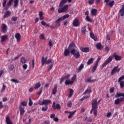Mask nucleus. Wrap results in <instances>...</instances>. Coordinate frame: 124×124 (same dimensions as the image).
Masks as SVG:
<instances>
[{"mask_svg":"<svg viewBox=\"0 0 124 124\" xmlns=\"http://www.w3.org/2000/svg\"><path fill=\"white\" fill-rule=\"evenodd\" d=\"M14 7L16 8L18 7V4L19 3V0H14Z\"/></svg>","mask_w":124,"mask_h":124,"instance_id":"obj_28","label":"nucleus"},{"mask_svg":"<svg viewBox=\"0 0 124 124\" xmlns=\"http://www.w3.org/2000/svg\"><path fill=\"white\" fill-rule=\"evenodd\" d=\"M94 2V0H89V3L91 5L93 4V3Z\"/></svg>","mask_w":124,"mask_h":124,"instance_id":"obj_62","label":"nucleus"},{"mask_svg":"<svg viewBox=\"0 0 124 124\" xmlns=\"http://www.w3.org/2000/svg\"><path fill=\"white\" fill-rule=\"evenodd\" d=\"M71 54L73 55V57L75 58V59H79L80 58V52L78 51V50H76L74 48H72L71 49Z\"/></svg>","mask_w":124,"mask_h":124,"instance_id":"obj_3","label":"nucleus"},{"mask_svg":"<svg viewBox=\"0 0 124 124\" xmlns=\"http://www.w3.org/2000/svg\"><path fill=\"white\" fill-rule=\"evenodd\" d=\"M72 25L74 27H78L79 25V19L78 18H75L73 21Z\"/></svg>","mask_w":124,"mask_h":124,"instance_id":"obj_9","label":"nucleus"},{"mask_svg":"<svg viewBox=\"0 0 124 124\" xmlns=\"http://www.w3.org/2000/svg\"><path fill=\"white\" fill-rule=\"evenodd\" d=\"M40 86H41L40 82H38V83L35 84L34 89H38V88H40Z\"/></svg>","mask_w":124,"mask_h":124,"instance_id":"obj_33","label":"nucleus"},{"mask_svg":"<svg viewBox=\"0 0 124 124\" xmlns=\"http://www.w3.org/2000/svg\"><path fill=\"white\" fill-rule=\"evenodd\" d=\"M46 62H47V57L44 58V57H43L42 59V64L44 65L45 63L46 64Z\"/></svg>","mask_w":124,"mask_h":124,"instance_id":"obj_27","label":"nucleus"},{"mask_svg":"<svg viewBox=\"0 0 124 124\" xmlns=\"http://www.w3.org/2000/svg\"><path fill=\"white\" fill-rule=\"evenodd\" d=\"M39 17L40 20H42L43 19H44V17H43V12H39Z\"/></svg>","mask_w":124,"mask_h":124,"instance_id":"obj_32","label":"nucleus"},{"mask_svg":"<svg viewBox=\"0 0 124 124\" xmlns=\"http://www.w3.org/2000/svg\"><path fill=\"white\" fill-rule=\"evenodd\" d=\"M80 50L81 52H83L84 53H88L90 51V48L89 47H80Z\"/></svg>","mask_w":124,"mask_h":124,"instance_id":"obj_11","label":"nucleus"},{"mask_svg":"<svg viewBox=\"0 0 124 124\" xmlns=\"http://www.w3.org/2000/svg\"><path fill=\"white\" fill-rule=\"evenodd\" d=\"M21 63H26V62H27V60H26V59L24 57H22L21 58Z\"/></svg>","mask_w":124,"mask_h":124,"instance_id":"obj_41","label":"nucleus"},{"mask_svg":"<svg viewBox=\"0 0 124 124\" xmlns=\"http://www.w3.org/2000/svg\"><path fill=\"white\" fill-rule=\"evenodd\" d=\"M105 50L106 52H109V51H110V48H109V47H108V46H106L105 48Z\"/></svg>","mask_w":124,"mask_h":124,"instance_id":"obj_60","label":"nucleus"},{"mask_svg":"<svg viewBox=\"0 0 124 124\" xmlns=\"http://www.w3.org/2000/svg\"><path fill=\"white\" fill-rule=\"evenodd\" d=\"M119 13L122 17H123L124 15V4L122 5V8L121 10L119 11Z\"/></svg>","mask_w":124,"mask_h":124,"instance_id":"obj_20","label":"nucleus"},{"mask_svg":"<svg viewBox=\"0 0 124 124\" xmlns=\"http://www.w3.org/2000/svg\"><path fill=\"white\" fill-rule=\"evenodd\" d=\"M9 70H13V69H14V65H13V64L10 65L9 67Z\"/></svg>","mask_w":124,"mask_h":124,"instance_id":"obj_52","label":"nucleus"},{"mask_svg":"<svg viewBox=\"0 0 124 124\" xmlns=\"http://www.w3.org/2000/svg\"><path fill=\"white\" fill-rule=\"evenodd\" d=\"M110 0H104V2L106 3V5H109L111 7H112L114 5V1H110L109 2Z\"/></svg>","mask_w":124,"mask_h":124,"instance_id":"obj_10","label":"nucleus"},{"mask_svg":"<svg viewBox=\"0 0 124 124\" xmlns=\"http://www.w3.org/2000/svg\"><path fill=\"white\" fill-rule=\"evenodd\" d=\"M97 49L98 50H101L103 49V46L101 45V44L98 43L96 45Z\"/></svg>","mask_w":124,"mask_h":124,"instance_id":"obj_25","label":"nucleus"},{"mask_svg":"<svg viewBox=\"0 0 124 124\" xmlns=\"http://www.w3.org/2000/svg\"><path fill=\"white\" fill-rule=\"evenodd\" d=\"M97 12V11L96 10V9H92V10L91 11V14L93 16H95V15H96V13Z\"/></svg>","mask_w":124,"mask_h":124,"instance_id":"obj_31","label":"nucleus"},{"mask_svg":"<svg viewBox=\"0 0 124 124\" xmlns=\"http://www.w3.org/2000/svg\"><path fill=\"white\" fill-rule=\"evenodd\" d=\"M97 66H98V64L95 63V64L94 65V66L93 68V72H94L96 70V68H97Z\"/></svg>","mask_w":124,"mask_h":124,"instance_id":"obj_39","label":"nucleus"},{"mask_svg":"<svg viewBox=\"0 0 124 124\" xmlns=\"http://www.w3.org/2000/svg\"><path fill=\"white\" fill-rule=\"evenodd\" d=\"M70 54V51H69V49H65L64 51V56H65V57H67V56H69Z\"/></svg>","mask_w":124,"mask_h":124,"instance_id":"obj_21","label":"nucleus"},{"mask_svg":"<svg viewBox=\"0 0 124 124\" xmlns=\"http://www.w3.org/2000/svg\"><path fill=\"white\" fill-rule=\"evenodd\" d=\"M113 60V56H110L106 60L104 63L102 65V67H105L108 63H110Z\"/></svg>","mask_w":124,"mask_h":124,"instance_id":"obj_4","label":"nucleus"},{"mask_svg":"<svg viewBox=\"0 0 124 124\" xmlns=\"http://www.w3.org/2000/svg\"><path fill=\"white\" fill-rule=\"evenodd\" d=\"M81 31L82 33H83V34H85V33H86V26H84L82 27Z\"/></svg>","mask_w":124,"mask_h":124,"instance_id":"obj_38","label":"nucleus"},{"mask_svg":"<svg viewBox=\"0 0 124 124\" xmlns=\"http://www.w3.org/2000/svg\"><path fill=\"white\" fill-rule=\"evenodd\" d=\"M29 106H31L32 105V101L31 99V98H29Z\"/></svg>","mask_w":124,"mask_h":124,"instance_id":"obj_59","label":"nucleus"},{"mask_svg":"<svg viewBox=\"0 0 124 124\" xmlns=\"http://www.w3.org/2000/svg\"><path fill=\"white\" fill-rule=\"evenodd\" d=\"M8 37L6 35L1 36V42H4V41H6Z\"/></svg>","mask_w":124,"mask_h":124,"instance_id":"obj_18","label":"nucleus"},{"mask_svg":"<svg viewBox=\"0 0 124 124\" xmlns=\"http://www.w3.org/2000/svg\"><path fill=\"white\" fill-rule=\"evenodd\" d=\"M114 91H115V88H111L109 90V92H110V93H113V92Z\"/></svg>","mask_w":124,"mask_h":124,"instance_id":"obj_63","label":"nucleus"},{"mask_svg":"<svg viewBox=\"0 0 124 124\" xmlns=\"http://www.w3.org/2000/svg\"><path fill=\"white\" fill-rule=\"evenodd\" d=\"M2 31L3 33H5L7 31V25L6 24H3L2 25Z\"/></svg>","mask_w":124,"mask_h":124,"instance_id":"obj_15","label":"nucleus"},{"mask_svg":"<svg viewBox=\"0 0 124 124\" xmlns=\"http://www.w3.org/2000/svg\"><path fill=\"white\" fill-rule=\"evenodd\" d=\"M67 2V1H66V0H62L61 1V3L59 5V6L62 7V5H63V4L66 3Z\"/></svg>","mask_w":124,"mask_h":124,"instance_id":"obj_34","label":"nucleus"},{"mask_svg":"<svg viewBox=\"0 0 124 124\" xmlns=\"http://www.w3.org/2000/svg\"><path fill=\"white\" fill-rule=\"evenodd\" d=\"M52 107L54 109H61V105H60V104H57L56 105V102H55L53 103Z\"/></svg>","mask_w":124,"mask_h":124,"instance_id":"obj_12","label":"nucleus"},{"mask_svg":"<svg viewBox=\"0 0 124 124\" xmlns=\"http://www.w3.org/2000/svg\"><path fill=\"white\" fill-rule=\"evenodd\" d=\"M49 103H51V101L50 100H44L42 101H39V104L40 105H46L47 106Z\"/></svg>","mask_w":124,"mask_h":124,"instance_id":"obj_6","label":"nucleus"},{"mask_svg":"<svg viewBox=\"0 0 124 124\" xmlns=\"http://www.w3.org/2000/svg\"><path fill=\"white\" fill-rule=\"evenodd\" d=\"M67 9H68V5H65L63 7L58 9V12L59 13H63L64 12H66Z\"/></svg>","mask_w":124,"mask_h":124,"instance_id":"obj_5","label":"nucleus"},{"mask_svg":"<svg viewBox=\"0 0 124 124\" xmlns=\"http://www.w3.org/2000/svg\"><path fill=\"white\" fill-rule=\"evenodd\" d=\"M5 88H6L5 85L4 84H3L2 88L1 90V93H3V92H4V91L5 90Z\"/></svg>","mask_w":124,"mask_h":124,"instance_id":"obj_55","label":"nucleus"},{"mask_svg":"<svg viewBox=\"0 0 124 124\" xmlns=\"http://www.w3.org/2000/svg\"><path fill=\"white\" fill-rule=\"evenodd\" d=\"M39 91L40 92H37V94H38V95H40V94H41V93H42V88H40L39 89Z\"/></svg>","mask_w":124,"mask_h":124,"instance_id":"obj_53","label":"nucleus"},{"mask_svg":"<svg viewBox=\"0 0 124 124\" xmlns=\"http://www.w3.org/2000/svg\"><path fill=\"white\" fill-rule=\"evenodd\" d=\"M121 96H123L121 97ZM115 98H117L114 101V104L118 105L121 104V102L124 101V93H117L115 95ZM118 97H121L118 98Z\"/></svg>","mask_w":124,"mask_h":124,"instance_id":"obj_1","label":"nucleus"},{"mask_svg":"<svg viewBox=\"0 0 124 124\" xmlns=\"http://www.w3.org/2000/svg\"><path fill=\"white\" fill-rule=\"evenodd\" d=\"M11 82H13L14 83H19V81L16 79H11Z\"/></svg>","mask_w":124,"mask_h":124,"instance_id":"obj_51","label":"nucleus"},{"mask_svg":"<svg viewBox=\"0 0 124 124\" xmlns=\"http://www.w3.org/2000/svg\"><path fill=\"white\" fill-rule=\"evenodd\" d=\"M12 2H13V0H9L6 6V9H8V8H9V7H10L12 5Z\"/></svg>","mask_w":124,"mask_h":124,"instance_id":"obj_17","label":"nucleus"},{"mask_svg":"<svg viewBox=\"0 0 124 124\" xmlns=\"http://www.w3.org/2000/svg\"><path fill=\"white\" fill-rule=\"evenodd\" d=\"M21 105L22 106H27V102L26 101H23L21 103Z\"/></svg>","mask_w":124,"mask_h":124,"instance_id":"obj_64","label":"nucleus"},{"mask_svg":"<svg viewBox=\"0 0 124 124\" xmlns=\"http://www.w3.org/2000/svg\"><path fill=\"white\" fill-rule=\"evenodd\" d=\"M77 77V75L75 74L74 75V76H73V77L72 78V81L74 83V82H75L76 80V78Z\"/></svg>","mask_w":124,"mask_h":124,"instance_id":"obj_40","label":"nucleus"},{"mask_svg":"<svg viewBox=\"0 0 124 124\" xmlns=\"http://www.w3.org/2000/svg\"><path fill=\"white\" fill-rule=\"evenodd\" d=\"M75 46V44L74 43H72L69 46L68 49L69 50H71V48Z\"/></svg>","mask_w":124,"mask_h":124,"instance_id":"obj_36","label":"nucleus"},{"mask_svg":"<svg viewBox=\"0 0 124 124\" xmlns=\"http://www.w3.org/2000/svg\"><path fill=\"white\" fill-rule=\"evenodd\" d=\"M123 80H124V75L122 76L118 79V82H122Z\"/></svg>","mask_w":124,"mask_h":124,"instance_id":"obj_45","label":"nucleus"},{"mask_svg":"<svg viewBox=\"0 0 124 124\" xmlns=\"http://www.w3.org/2000/svg\"><path fill=\"white\" fill-rule=\"evenodd\" d=\"M15 37L16 39L17 42H20V40H21V34L19 33H16L15 35Z\"/></svg>","mask_w":124,"mask_h":124,"instance_id":"obj_16","label":"nucleus"},{"mask_svg":"<svg viewBox=\"0 0 124 124\" xmlns=\"http://www.w3.org/2000/svg\"><path fill=\"white\" fill-rule=\"evenodd\" d=\"M69 15H64L60 18H58L57 20L55 21L56 27H59L61 25V21H63V20H65V19H67L69 18Z\"/></svg>","mask_w":124,"mask_h":124,"instance_id":"obj_2","label":"nucleus"},{"mask_svg":"<svg viewBox=\"0 0 124 124\" xmlns=\"http://www.w3.org/2000/svg\"><path fill=\"white\" fill-rule=\"evenodd\" d=\"M83 68H84V64L83 63H81L78 67V72H80L81 71H82V70H83Z\"/></svg>","mask_w":124,"mask_h":124,"instance_id":"obj_24","label":"nucleus"},{"mask_svg":"<svg viewBox=\"0 0 124 124\" xmlns=\"http://www.w3.org/2000/svg\"><path fill=\"white\" fill-rule=\"evenodd\" d=\"M76 112V111H74L73 112H69V114H70L68 117V119H71L72 118V116L75 114Z\"/></svg>","mask_w":124,"mask_h":124,"instance_id":"obj_35","label":"nucleus"},{"mask_svg":"<svg viewBox=\"0 0 124 124\" xmlns=\"http://www.w3.org/2000/svg\"><path fill=\"white\" fill-rule=\"evenodd\" d=\"M57 88H58V85H57V84H55L52 90V94H55V93H57Z\"/></svg>","mask_w":124,"mask_h":124,"instance_id":"obj_26","label":"nucleus"},{"mask_svg":"<svg viewBox=\"0 0 124 124\" xmlns=\"http://www.w3.org/2000/svg\"><path fill=\"white\" fill-rule=\"evenodd\" d=\"M93 61H94V59H93V58L89 59V60L87 62V65H90V64H92V63L93 62Z\"/></svg>","mask_w":124,"mask_h":124,"instance_id":"obj_23","label":"nucleus"},{"mask_svg":"<svg viewBox=\"0 0 124 124\" xmlns=\"http://www.w3.org/2000/svg\"><path fill=\"white\" fill-rule=\"evenodd\" d=\"M6 2H7V0H3L2 3L3 7H5V5H6Z\"/></svg>","mask_w":124,"mask_h":124,"instance_id":"obj_49","label":"nucleus"},{"mask_svg":"<svg viewBox=\"0 0 124 124\" xmlns=\"http://www.w3.org/2000/svg\"><path fill=\"white\" fill-rule=\"evenodd\" d=\"M48 110V106H45V107H43L42 108V111H43L44 112H45V111H47Z\"/></svg>","mask_w":124,"mask_h":124,"instance_id":"obj_43","label":"nucleus"},{"mask_svg":"<svg viewBox=\"0 0 124 124\" xmlns=\"http://www.w3.org/2000/svg\"><path fill=\"white\" fill-rule=\"evenodd\" d=\"M90 36L92 38V39H93L95 41H96L97 40V38L95 36H94V34L93 33V32H91L90 33Z\"/></svg>","mask_w":124,"mask_h":124,"instance_id":"obj_22","label":"nucleus"},{"mask_svg":"<svg viewBox=\"0 0 124 124\" xmlns=\"http://www.w3.org/2000/svg\"><path fill=\"white\" fill-rule=\"evenodd\" d=\"M39 37H40V39H45V36H44V34H42L40 35Z\"/></svg>","mask_w":124,"mask_h":124,"instance_id":"obj_58","label":"nucleus"},{"mask_svg":"<svg viewBox=\"0 0 124 124\" xmlns=\"http://www.w3.org/2000/svg\"><path fill=\"white\" fill-rule=\"evenodd\" d=\"M93 110L94 111V116H97V110H96V108H93Z\"/></svg>","mask_w":124,"mask_h":124,"instance_id":"obj_54","label":"nucleus"},{"mask_svg":"<svg viewBox=\"0 0 124 124\" xmlns=\"http://www.w3.org/2000/svg\"><path fill=\"white\" fill-rule=\"evenodd\" d=\"M48 44L51 48V47L53 46V42L52 41V40L49 41Z\"/></svg>","mask_w":124,"mask_h":124,"instance_id":"obj_61","label":"nucleus"},{"mask_svg":"<svg viewBox=\"0 0 124 124\" xmlns=\"http://www.w3.org/2000/svg\"><path fill=\"white\" fill-rule=\"evenodd\" d=\"M94 81H95V79L92 80V79L89 78V79H88L87 80H86V82H87L88 83H92L93 82H94Z\"/></svg>","mask_w":124,"mask_h":124,"instance_id":"obj_47","label":"nucleus"},{"mask_svg":"<svg viewBox=\"0 0 124 124\" xmlns=\"http://www.w3.org/2000/svg\"><path fill=\"white\" fill-rule=\"evenodd\" d=\"M92 93V91L91 90H88L87 89L84 93H83V94H87V93Z\"/></svg>","mask_w":124,"mask_h":124,"instance_id":"obj_48","label":"nucleus"},{"mask_svg":"<svg viewBox=\"0 0 124 124\" xmlns=\"http://www.w3.org/2000/svg\"><path fill=\"white\" fill-rule=\"evenodd\" d=\"M11 15V12L9 11H7L5 12L4 16H3V18L4 19H5V18H7L8 17H9Z\"/></svg>","mask_w":124,"mask_h":124,"instance_id":"obj_13","label":"nucleus"},{"mask_svg":"<svg viewBox=\"0 0 124 124\" xmlns=\"http://www.w3.org/2000/svg\"><path fill=\"white\" fill-rule=\"evenodd\" d=\"M118 83H120L121 89H123V88H124V81L118 82Z\"/></svg>","mask_w":124,"mask_h":124,"instance_id":"obj_37","label":"nucleus"},{"mask_svg":"<svg viewBox=\"0 0 124 124\" xmlns=\"http://www.w3.org/2000/svg\"><path fill=\"white\" fill-rule=\"evenodd\" d=\"M19 111L21 116H22V115H24V113H25V110L24 107H22V106L19 107Z\"/></svg>","mask_w":124,"mask_h":124,"instance_id":"obj_19","label":"nucleus"},{"mask_svg":"<svg viewBox=\"0 0 124 124\" xmlns=\"http://www.w3.org/2000/svg\"><path fill=\"white\" fill-rule=\"evenodd\" d=\"M113 58H114L115 61H121L122 60V56L116 55V53H114L113 55Z\"/></svg>","mask_w":124,"mask_h":124,"instance_id":"obj_14","label":"nucleus"},{"mask_svg":"<svg viewBox=\"0 0 124 124\" xmlns=\"http://www.w3.org/2000/svg\"><path fill=\"white\" fill-rule=\"evenodd\" d=\"M73 93H74L73 90L72 89H70L69 97H71V96H72V95H73Z\"/></svg>","mask_w":124,"mask_h":124,"instance_id":"obj_42","label":"nucleus"},{"mask_svg":"<svg viewBox=\"0 0 124 124\" xmlns=\"http://www.w3.org/2000/svg\"><path fill=\"white\" fill-rule=\"evenodd\" d=\"M86 20L88 21V22H90V23L92 22V19H91V18H90V16H87L86 17Z\"/></svg>","mask_w":124,"mask_h":124,"instance_id":"obj_46","label":"nucleus"},{"mask_svg":"<svg viewBox=\"0 0 124 124\" xmlns=\"http://www.w3.org/2000/svg\"><path fill=\"white\" fill-rule=\"evenodd\" d=\"M92 110H93V109H97V105L98 104H97V100L96 99H94L93 101V102L92 103Z\"/></svg>","mask_w":124,"mask_h":124,"instance_id":"obj_8","label":"nucleus"},{"mask_svg":"<svg viewBox=\"0 0 124 124\" xmlns=\"http://www.w3.org/2000/svg\"><path fill=\"white\" fill-rule=\"evenodd\" d=\"M118 66H115L112 70H111V72L110 73L111 75H114L115 72H120L121 69L118 68Z\"/></svg>","mask_w":124,"mask_h":124,"instance_id":"obj_7","label":"nucleus"},{"mask_svg":"<svg viewBox=\"0 0 124 124\" xmlns=\"http://www.w3.org/2000/svg\"><path fill=\"white\" fill-rule=\"evenodd\" d=\"M70 77V75H66L64 78H62L64 80H65V79H68Z\"/></svg>","mask_w":124,"mask_h":124,"instance_id":"obj_57","label":"nucleus"},{"mask_svg":"<svg viewBox=\"0 0 124 124\" xmlns=\"http://www.w3.org/2000/svg\"><path fill=\"white\" fill-rule=\"evenodd\" d=\"M6 122L7 124H12L11 120H10V119L9 118V117H8V116H7L6 118Z\"/></svg>","mask_w":124,"mask_h":124,"instance_id":"obj_30","label":"nucleus"},{"mask_svg":"<svg viewBox=\"0 0 124 124\" xmlns=\"http://www.w3.org/2000/svg\"><path fill=\"white\" fill-rule=\"evenodd\" d=\"M73 82L72 80H66L65 81V85H72V84H73Z\"/></svg>","mask_w":124,"mask_h":124,"instance_id":"obj_29","label":"nucleus"},{"mask_svg":"<svg viewBox=\"0 0 124 124\" xmlns=\"http://www.w3.org/2000/svg\"><path fill=\"white\" fill-rule=\"evenodd\" d=\"M52 61H53L52 60V59H49L48 60L46 61V64H48L49 63H52Z\"/></svg>","mask_w":124,"mask_h":124,"instance_id":"obj_56","label":"nucleus"},{"mask_svg":"<svg viewBox=\"0 0 124 124\" xmlns=\"http://www.w3.org/2000/svg\"><path fill=\"white\" fill-rule=\"evenodd\" d=\"M67 106L69 108H71V106H72V103L71 102V101H69L68 102V103H67Z\"/></svg>","mask_w":124,"mask_h":124,"instance_id":"obj_44","label":"nucleus"},{"mask_svg":"<svg viewBox=\"0 0 124 124\" xmlns=\"http://www.w3.org/2000/svg\"><path fill=\"white\" fill-rule=\"evenodd\" d=\"M22 68H23V69H24V70H26L27 69V68H28V64H24L22 65Z\"/></svg>","mask_w":124,"mask_h":124,"instance_id":"obj_50","label":"nucleus"}]
</instances>
